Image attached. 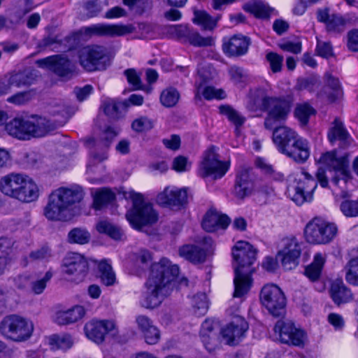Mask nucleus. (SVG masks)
Returning a JSON list of instances; mask_svg holds the SVG:
<instances>
[{
	"label": "nucleus",
	"mask_w": 358,
	"mask_h": 358,
	"mask_svg": "<svg viewBox=\"0 0 358 358\" xmlns=\"http://www.w3.org/2000/svg\"><path fill=\"white\" fill-rule=\"evenodd\" d=\"M217 326L216 322L209 319L206 320L201 325L200 336L205 348L209 352L214 350L219 344L217 334L214 331Z\"/></svg>",
	"instance_id": "28"
},
{
	"label": "nucleus",
	"mask_w": 358,
	"mask_h": 358,
	"mask_svg": "<svg viewBox=\"0 0 358 358\" xmlns=\"http://www.w3.org/2000/svg\"><path fill=\"white\" fill-rule=\"evenodd\" d=\"M275 334L279 336L280 341L288 345L294 346H303L306 334L297 329L291 321L279 320L274 327Z\"/></svg>",
	"instance_id": "17"
},
{
	"label": "nucleus",
	"mask_w": 358,
	"mask_h": 358,
	"mask_svg": "<svg viewBox=\"0 0 358 358\" xmlns=\"http://www.w3.org/2000/svg\"><path fill=\"white\" fill-rule=\"evenodd\" d=\"M328 138L331 143L340 141L349 143L350 136L343 122L338 117L335 118L328 132Z\"/></svg>",
	"instance_id": "32"
},
{
	"label": "nucleus",
	"mask_w": 358,
	"mask_h": 358,
	"mask_svg": "<svg viewBox=\"0 0 358 358\" xmlns=\"http://www.w3.org/2000/svg\"><path fill=\"white\" fill-rule=\"evenodd\" d=\"M124 196L133 202V208L126 216L134 228L141 230L143 226L152 224L157 221L158 215L152 205L144 201L142 194L129 190L124 193Z\"/></svg>",
	"instance_id": "5"
},
{
	"label": "nucleus",
	"mask_w": 358,
	"mask_h": 358,
	"mask_svg": "<svg viewBox=\"0 0 358 358\" xmlns=\"http://www.w3.org/2000/svg\"><path fill=\"white\" fill-rule=\"evenodd\" d=\"M142 335L145 343L149 345L157 344L159 341L161 337L160 331L155 325L151 327L150 329L147 330Z\"/></svg>",
	"instance_id": "57"
},
{
	"label": "nucleus",
	"mask_w": 358,
	"mask_h": 358,
	"mask_svg": "<svg viewBox=\"0 0 358 358\" xmlns=\"http://www.w3.org/2000/svg\"><path fill=\"white\" fill-rule=\"evenodd\" d=\"M196 92L195 99H201V94L208 100L213 99H223L225 96L224 92L222 90H217L213 87L208 86L203 87L201 83L196 82Z\"/></svg>",
	"instance_id": "35"
},
{
	"label": "nucleus",
	"mask_w": 358,
	"mask_h": 358,
	"mask_svg": "<svg viewBox=\"0 0 358 358\" xmlns=\"http://www.w3.org/2000/svg\"><path fill=\"white\" fill-rule=\"evenodd\" d=\"M152 127V122L146 117H141L134 120L131 124L132 129L137 132L150 130Z\"/></svg>",
	"instance_id": "56"
},
{
	"label": "nucleus",
	"mask_w": 358,
	"mask_h": 358,
	"mask_svg": "<svg viewBox=\"0 0 358 358\" xmlns=\"http://www.w3.org/2000/svg\"><path fill=\"white\" fill-rule=\"evenodd\" d=\"M52 341L56 343L58 348L61 350H68L72 347L73 340L70 335H63L61 336H54Z\"/></svg>",
	"instance_id": "60"
},
{
	"label": "nucleus",
	"mask_w": 358,
	"mask_h": 358,
	"mask_svg": "<svg viewBox=\"0 0 358 358\" xmlns=\"http://www.w3.org/2000/svg\"><path fill=\"white\" fill-rule=\"evenodd\" d=\"M301 252V248L298 240L295 237H287L282 240L276 258L285 270H292L298 266Z\"/></svg>",
	"instance_id": "13"
},
{
	"label": "nucleus",
	"mask_w": 358,
	"mask_h": 358,
	"mask_svg": "<svg viewBox=\"0 0 358 358\" xmlns=\"http://www.w3.org/2000/svg\"><path fill=\"white\" fill-rule=\"evenodd\" d=\"M219 110L222 115H225L236 127L242 126L245 121V118L230 106H220Z\"/></svg>",
	"instance_id": "37"
},
{
	"label": "nucleus",
	"mask_w": 358,
	"mask_h": 358,
	"mask_svg": "<svg viewBox=\"0 0 358 358\" xmlns=\"http://www.w3.org/2000/svg\"><path fill=\"white\" fill-rule=\"evenodd\" d=\"M260 301L273 316H280L284 312L286 299L282 291L275 285L269 284L263 287Z\"/></svg>",
	"instance_id": "11"
},
{
	"label": "nucleus",
	"mask_w": 358,
	"mask_h": 358,
	"mask_svg": "<svg viewBox=\"0 0 358 358\" xmlns=\"http://www.w3.org/2000/svg\"><path fill=\"white\" fill-rule=\"evenodd\" d=\"M80 65L88 71L103 70L106 67L108 57L105 48L99 46H86L79 52Z\"/></svg>",
	"instance_id": "12"
},
{
	"label": "nucleus",
	"mask_w": 358,
	"mask_h": 358,
	"mask_svg": "<svg viewBox=\"0 0 358 358\" xmlns=\"http://www.w3.org/2000/svg\"><path fill=\"white\" fill-rule=\"evenodd\" d=\"M179 273L177 265L163 258L151 266V273L146 282V292L141 299V304L146 308H154L162 301V296L168 292L169 285Z\"/></svg>",
	"instance_id": "2"
},
{
	"label": "nucleus",
	"mask_w": 358,
	"mask_h": 358,
	"mask_svg": "<svg viewBox=\"0 0 358 358\" xmlns=\"http://www.w3.org/2000/svg\"><path fill=\"white\" fill-rule=\"evenodd\" d=\"M187 38L189 43L194 46H210L213 43V38L211 37H202L196 31H189Z\"/></svg>",
	"instance_id": "49"
},
{
	"label": "nucleus",
	"mask_w": 358,
	"mask_h": 358,
	"mask_svg": "<svg viewBox=\"0 0 358 358\" xmlns=\"http://www.w3.org/2000/svg\"><path fill=\"white\" fill-rule=\"evenodd\" d=\"M31 320L17 315L5 317L0 323V331L6 338L16 342L29 339L34 331Z\"/></svg>",
	"instance_id": "7"
},
{
	"label": "nucleus",
	"mask_w": 358,
	"mask_h": 358,
	"mask_svg": "<svg viewBox=\"0 0 358 358\" xmlns=\"http://www.w3.org/2000/svg\"><path fill=\"white\" fill-rule=\"evenodd\" d=\"M229 218L224 215H220L214 210L206 213L203 222L202 227L208 232H213L218 229H225L229 225Z\"/></svg>",
	"instance_id": "29"
},
{
	"label": "nucleus",
	"mask_w": 358,
	"mask_h": 358,
	"mask_svg": "<svg viewBox=\"0 0 358 358\" xmlns=\"http://www.w3.org/2000/svg\"><path fill=\"white\" fill-rule=\"evenodd\" d=\"M120 103H117L115 100L108 99L103 101L102 108L104 113L109 117L113 119H117L120 117Z\"/></svg>",
	"instance_id": "51"
},
{
	"label": "nucleus",
	"mask_w": 358,
	"mask_h": 358,
	"mask_svg": "<svg viewBox=\"0 0 358 358\" xmlns=\"http://www.w3.org/2000/svg\"><path fill=\"white\" fill-rule=\"evenodd\" d=\"M158 204L173 210H180L187 203V192L185 188L166 187L156 198Z\"/></svg>",
	"instance_id": "19"
},
{
	"label": "nucleus",
	"mask_w": 358,
	"mask_h": 358,
	"mask_svg": "<svg viewBox=\"0 0 358 358\" xmlns=\"http://www.w3.org/2000/svg\"><path fill=\"white\" fill-rule=\"evenodd\" d=\"M83 196V189L79 186L58 188L50 195L44 215L50 220L68 221L73 216V205L80 202Z\"/></svg>",
	"instance_id": "4"
},
{
	"label": "nucleus",
	"mask_w": 358,
	"mask_h": 358,
	"mask_svg": "<svg viewBox=\"0 0 358 358\" xmlns=\"http://www.w3.org/2000/svg\"><path fill=\"white\" fill-rule=\"evenodd\" d=\"M36 77L35 73L31 71L13 72L10 74L8 85L5 86V90L2 92L8 93L12 85L17 87L31 85L36 80Z\"/></svg>",
	"instance_id": "30"
},
{
	"label": "nucleus",
	"mask_w": 358,
	"mask_h": 358,
	"mask_svg": "<svg viewBox=\"0 0 358 358\" xmlns=\"http://www.w3.org/2000/svg\"><path fill=\"white\" fill-rule=\"evenodd\" d=\"M14 241L7 237L0 238V256H11Z\"/></svg>",
	"instance_id": "61"
},
{
	"label": "nucleus",
	"mask_w": 358,
	"mask_h": 358,
	"mask_svg": "<svg viewBox=\"0 0 358 358\" xmlns=\"http://www.w3.org/2000/svg\"><path fill=\"white\" fill-rule=\"evenodd\" d=\"M115 194L107 188L97 189L93 195V206L101 210L115 199Z\"/></svg>",
	"instance_id": "34"
},
{
	"label": "nucleus",
	"mask_w": 358,
	"mask_h": 358,
	"mask_svg": "<svg viewBox=\"0 0 358 358\" xmlns=\"http://www.w3.org/2000/svg\"><path fill=\"white\" fill-rule=\"evenodd\" d=\"M338 229L334 223L321 217H315L305 228V238L311 244H327L332 241L337 234Z\"/></svg>",
	"instance_id": "8"
},
{
	"label": "nucleus",
	"mask_w": 358,
	"mask_h": 358,
	"mask_svg": "<svg viewBox=\"0 0 358 358\" xmlns=\"http://www.w3.org/2000/svg\"><path fill=\"white\" fill-rule=\"evenodd\" d=\"M135 28L131 24L99 23L82 28V32L90 37H120L131 34Z\"/></svg>",
	"instance_id": "15"
},
{
	"label": "nucleus",
	"mask_w": 358,
	"mask_h": 358,
	"mask_svg": "<svg viewBox=\"0 0 358 358\" xmlns=\"http://www.w3.org/2000/svg\"><path fill=\"white\" fill-rule=\"evenodd\" d=\"M31 99L28 92H18L7 99V101L15 105L24 104Z\"/></svg>",
	"instance_id": "63"
},
{
	"label": "nucleus",
	"mask_w": 358,
	"mask_h": 358,
	"mask_svg": "<svg viewBox=\"0 0 358 358\" xmlns=\"http://www.w3.org/2000/svg\"><path fill=\"white\" fill-rule=\"evenodd\" d=\"M200 243L202 247L194 245H187L182 247L179 250L180 256L194 264L204 262L207 252L213 248V242L210 237L206 236L203 238Z\"/></svg>",
	"instance_id": "21"
},
{
	"label": "nucleus",
	"mask_w": 358,
	"mask_h": 358,
	"mask_svg": "<svg viewBox=\"0 0 358 358\" xmlns=\"http://www.w3.org/2000/svg\"><path fill=\"white\" fill-rule=\"evenodd\" d=\"M319 162L332 169L334 175L331 179L335 185H338L341 180L346 183L350 178V171L348 162L344 157H336L335 152L323 154Z\"/></svg>",
	"instance_id": "18"
},
{
	"label": "nucleus",
	"mask_w": 358,
	"mask_h": 358,
	"mask_svg": "<svg viewBox=\"0 0 358 358\" xmlns=\"http://www.w3.org/2000/svg\"><path fill=\"white\" fill-rule=\"evenodd\" d=\"M134 264L141 270L147 269L152 262L151 253L145 249H141L133 255Z\"/></svg>",
	"instance_id": "40"
},
{
	"label": "nucleus",
	"mask_w": 358,
	"mask_h": 358,
	"mask_svg": "<svg viewBox=\"0 0 358 358\" xmlns=\"http://www.w3.org/2000/svg\"><path fill=\"white\" fill-rule=\"evenodd\" d=\"M52 276L53 273L50 270L46 271L43 276H38L36 280L31 282V292L35 294H42Z\"/></svg>",
	"instance_id": "43"
},
{
	"label": "nucleus",
	"mask_w": 358,
	"mask_h": 358,
	"mask_svg": "<svg viewBox=\"0 0 358 358\" xmlns=\"http://www.w3.org/2000/svg\"><path fill=\"white\" fill-rule=\"evenodd\" d=\"M345 280L351 285L358 286V256L352 258L346 266Z\"/></svg>",
	"instance_id": "46"
},
{
	"label": "nucleus",
	"mask_w": 358,
	"mask_h": 358,
	"mask_svg": "<svg viewBox=\"0 0 358 358\" xmlns=\"http://www.w3.org/2000/svg\"><path fill=\"white\" fill-rule=\"evenodd\" d=\"M229 168V163L220 160L219 155L214 148L206 151L201 161L198 174L202 178L208 176L214 179L223 177Z\"/></svg>",
	"instance_id": "10"
},
{
	"label": "nucleus",
	"mask_w": 358,
	"mask_h": 358,
	"mask_svg": "<svg viewBox=\"0 0 358 358\" xmlns=\"http://www.w3.org/2000/svg\"><path fill=\"white\" fill-rule=\"evenodd\" d=\"M51 251L47 247H43L36 250L31 252L28 257H24V261L25 262L24 266H27L28 264V259L31 262L48 259L51 257Z\"/></svg>",
	"instance_id": "48"
},
{
	"label": "nucleus",
	"mask_w": 358,
	"mask_h": 358,
	"mask_svg": "<svg viewBox=\"0 0 358 358\" xmlns=\"http://www.w3.org/2000/svg\"><path fill=\"white\" fill-rule=\"evenodd\" d=\"M128 83L131 85L134 90H140L142 88L140 75L133 69H127L124 71Z\"/></svg>",
	"instance_id": "58"
},
{
	"label": "nucleus",
	"mask_w": 358,
	"mask_h": 358,
	"mask_svg": "<svg viewBox=\"0 0 358 358\" xmlns=\"http://www.w3.org/2000/svg\"><path fill=\"white\" fill-rule=\"evenodd\" d=\"M8 134L20 140H29L32 137L44 136L48 131L45 127L39 123L35 124L32 122L22 118H14L5 126Z\"/></svg>",
	"instance_id": "9"
},
{
	"label": "nucleus",
	"mask_w": 358,
	"mask_h": 358,
	"mask_svg": "<svg viewBox=\"0 0 358 358\" xmlns=\"http://www.w3.org/2000/svg\"><path fill=\"white\" fill-rule=\"evenodd\" d=\"M266 58L269 63L271 70L273 73H278L281 71L284 60L282 56L275 52H271L267 53Z\"/></svg>",
	"instance_id": "53"
},
{
	"label": "nucleus",
	"mask_w": 358,
	"mask_h": 358,
	"mask_svg": "<svg viewBox=\"0 0 358 358\" xmlns=\"http://www.w3.org/2000/svg\"><path fill=\"white\" fill-rule=\"evenodd\" d=\"M248 329L245 319L240 316H235L232 321L222 330L223 338L229 345H235L237 341L244 336Z\"/></svg>",
	"instance_id": "23"
},
{
	"label": "nucleus",
	"mask_w": 358,
	"mask_h": 358,
	"mask_svg": "<svg viewBox=\"0 0 358 358\" xmlns=\"http://www.w3.org/2000/svg\"><path fill=\"white\" fill-rule=\"evenodd\" d=\"M252 189V180L250 170L241 168L237 173L234 193L239 199H243L249 195Z\"/></svg>",
	"instance_id": "27"
},
{
	"label": "nucleus",
	"mask_w": 358,
	"mask_h": 358,
	"mask_svg": "<svg viewBox=\"0 0 358 358\" xmlns=\"http://www.w3.org/2000/svg\"><path fill=\"white\" fill-rule=\"evenodd\" d=\"M314 109L308 103H303L297 106L295 109V116L303 124H306L309 117L314 113Z\"/></svg>",
	"instance_id": "50"
},
{
	"label": "nucleus",
	"mask_w": 358,
	"mask_h": 358,
	"mask_svg": "<svg viewBox=\"0 0 358 358\" xmlns=\"http://www.w3.org/2000/svg\"><path fill=\"white\" fill-rule=\"evenodd\" d=\"M329 292L332 300L338 306L352 300L351 291L341 280H336L331 283Z\"/></svg>",
	"instance_id": "31"
},
{
	"label": "nucleus",
	"mask_w": 358,
	"mask_h": 358,
	"mask_svg": "<svg viewBox=\"0 0 358 358\" xmlns=\"http://www.w3.org/2000/svg\"><path fill=\"white\" fill-rule=\"evenodd\" d=\"M245 9L258 17H268L271 12V8L260 2L256 1L245 6Z\"/></svg>",
	"instance_id": "47"
},
{
	"label": "nucleus",
	"mask_w": 358,
	"mask_h": 358,
	"mask_svg": "<svg viewBox=\"0 0 358 358\" xmlns=\"http://www.w3.org/2000/svg\"><path fill=\"white\" fill-rule=\"evenodd\" d=\"M172 166L175 171L182 172L189 170L190 164L186 157L178 156L173 159Z\"/></svg>",
	"instance_id": "64"
},
{
	"label": "nucleus",
	"mask_w": 358,
	"mask_h": 358,
	"mask_svg": "<svg viewBox=\"0 0 358 358\" xmlns=\"http://www.w3.org/2000/svg\"><path fill=\"white\" fill-rule=\"evenodd\" d=\"M84 331L86 336L97 344L102 343L107 334L115 337L118 334L117 325L112 320H92L85 324Z\"/></svg>",
	"instance_id": "14"
},
{
	"label": "nucleus",
	"mask_w": 358,
	"mask_h": 358,
	"mask_svg": "<svg viewBox=\"0 0 358 358\" xmlns=\"http://www.w3.org/2000/svg\"><path fill=\"white\" fill-rule=\"evenodd\" d=\"M194 313L197 316L206 314L208 308L207 296L204 293H199L193 297L192 300Z\"/></svg>",
	"instance_id": "45"
},
{
	"label": "nucleus",
	"mask_w": 358,
	"mask_h": 358,
	"mask_svg": "<svg viewBox=\"0 0 358 358\" xmlns=\"http://www.w3.org/2000/svg\"><path fill=\"white\" fill-rule=\"evenodd\" d=\"M229 73L231 79L236 83L243 82L248 78V75L245 71L243 69L236 66H231L229 70Z\"/></svg>",
	"instance_id": "62"
},
{
	"label": "nucleus",
	"mask_w": 358,
	"mask_h": 358,
	"mask_svg": "<svg viewBox=\"0 0 358 358\" xmlns=\"http://www.w3.org/2000/svg\"><path fill=\"white\" fill-rule=\"evenodd\" d=\"M325 261V254L320 252L315 254L313 262L305 270L306 275L312 281L317 280Z\"/></svg>",
	"instance_id": "33"
},
{
	"label": "nucleus",
	"mask_w": 358,
	"mask_h": 358,
	"mask_svg": "<svg viewBox=\"0 0 358 358\" xmlns=\"http://www.w3.org/2000/svg\"><path fill=\"white\" fill-rule=\"evenodd\" d=\"M90 239V233L81 228H75L71 230L68 234V240L71 243L83 245L87 243Z\"/></svg>",
	"instance_id": "42"
},
{
	"label": "nucleus",
	"mask_w": 358,
	"mask_h": 358,
	"mask_svg": "<svg viewBox=\"0 0 358 358\" xmlns=\"http://www.w3.org/2000/svg\"><path fill=\"white\" fill-rule=\"evenodd\" d=\"M27 176L19 173H10L3 176L0 180V191L5 195L16 199L17 200L27 199V196L21 192L20 189L22 188L23 184L29 189V183H23Z\"/></svg>",
	"instance_id": "20"
},
{
	"label": "nucleus",
	"mask_w": 358,
	"mask_h": 358,
	"mask_svg": "<svg viewBox=\"0 0 358 358\" xmlns=\"http://www.w3.org/2000/svg\"><path fill=\"white\" fill-rule=\"evenodd\" d=\"M340 209L346 217L358 216V199L345 200L341 203Z\"/></svg>",
	"instance_id": "52"
},
{
	"label": "nucleus",
	"mask_w": 358,
	"mask_h": 358,
	"mask_svg": "<svg viewBox=\"0 0 358 358\" xmlns=\"http://www.w3.org/2000/svg\"><path fill=\"white\" fill-rule=\"evenodd\" d=\"M194 23L202 27L203 29L211 30L216 27L218 18H213L204 10L194 11Z\"/></svg>",
	"instance_id": "36"
},
{
	"label": "nucleus",
	"mask_w": 358,
	"mask_h": 358,
	"mask_svg": "<svg viewBox=\"0 0 358 358\" xmlns=\"http://www.w3.org/2000/svg\"><path fill=\"white\" fill-rule=\"evenodd\" d=\"M317 186L313 177L305 171L288 176L287 194L297 205L313 199V194Z\"/></svg>",
	"instance_id": "6"
},
{
	"label": "nucleus",
	"mask_w": 358,
	"mask_h": 358,
	"mask_svg": "<svg viewBox=\"0 0 358 358\" xmlns=\"http://www.w3.org/2000/svg\"><path fill=\"white\" fill-rule=\"evenodd\" d=\"M96 229L99 232L106 234L115 240H120L123 236L120 229L105 220H101L97 223Z\"/></svg>",
	"instance_id": "41"
},
{
	"label": "nucleus",
	"mask_w": 358,
	"mask_h": 358,
	"mask_svg": "<svg viewBox=\"0 0 358 358\" xmlns=\"http://www.w3.org/2000/svg\"><path fill=\"white\" fill-rule=\"evenodd\" d=\"M22 15L20 13H15L11 14L9 17L0 15V31L3 29L12 28L19 24Z\"/></svg>",
	"instance_id": "54"
},
{
	"label": "nucleus",
	"mask_w": 358,
	"mask_h": 358,
	"mask_svg": "<svg viewBox=\"0 0 358 358\" xmlns=\"http://www.w3.org/2000/svg\"><path fill=\"white\" fill-rule=\"evenodd\" d=\"M310 152L308 142L306 139L298 136L284 150L282 153L298 163H303L308 159Z\"/></svg>",
	"instance_id": "25"
},
{
	"label": "nucleus",
	"mask_w": 358,
	"mask_h": 358,
	"mask_svg": "<svg viewBox=\"0 0 358 358\" xmlns=\"http://www.w3.org/2000/svg\"><path fill=\"white\" fill-rule=\"evenodd\" d=\"M256 250L245 241H238L233 248L235 273L234 297H242L249 292L252 286L251 266L256 260Z\"/></svg>",
	"instance_id": "3"
},
{
	"label": "nucleus",
	"mask_w": 358,
	"mask_h": 358,
	"mask_svg": "<svg viewBox=\"0 0 358 358\" xmlns=\"http://www.w3.org/2000/svg\"><path fill=\"white\" fill-rule=\"evenodd\" d=\"M262 106L268 110L264 120V127L267 129H273V141L280 152L298 138V134L292 129L285 127H276L278 124L285 121L290 111L289 103L281 99L265 96L262 99Z\"/></svg>",
	"instance_id": "1"
},
{
	"label": "nucleus",
	"mask_w": 358,
	"mask_h": 358,
	"mask_svg": "<svg viewBox=\"0 0 358 358\" xmlns=\"http://www.w3.org/2000/svg\"><path fill=\"white\" fill-rule=\"evenodd\" d=\"M250 40L241 34L234 35L223 43L224 52L230 56H240L248 52Z\"/></svg>",
	"instance_id": "26"
},
{
	"label": "nucleus",
	"mask_w": 358,
	"mask_h": 358,
	"mask_svg": "<svg viewBox=\"0 0 358 358\" xmlns=\"http://www.w3.org/2000/svg\"><path fill=\"white\" fill-rule=\"evenodd\" d=\"M325 79L327 85L334 91V94L331 97V100L334 101L342 94L340 82L338 78L329 73L325 75Z\"/></svg>",
	"instance_id": "55"
},
{
	"label": "nucleus",
	"mask_w": 358,
	"mask_h": 358,
	"mask_svg": "<svg viewBox=\"0 0 358 358\" xmlns=\"http://www.w3.org/2000/svg\"><path fill=\"white\" fill-rule=\"evenodd\" d=\"M179 98L180 94L176 89L168 87L162 92L160 102L165 107H173L178 103Z\"/></svg>",
	"instance_id": "39"
},
{
	"label": "nucleus",
	"mask_w": 358,
	"mask_h": 358,
	"mask_svg": "<svg viewBox=\"0 0 358 358\" xmlns=\"http://www.w3.org/2000/svg\"><path fill=\"white\" fill-rule=\"evenodd\" d=\"M63 272L71 276V280L83 281L88 271V262L80 254L70 252L66 255L62 264Z\"/></svg>",
	"instance_id": "16"
},
{
	"label": "nucleus",
	"mask_w": 358,
	"mask_h": 358,
	"mask_svg": "<svg viewBox=\"0 0 358 358\" xmlns=\"http://www.w3.org/2000/svg\"><path fill=\"white\" fill-rule=\"evenodd\" d=\"M38 66L48 68L61 77L71 74L74 69L72 62L64 55H53L38 60Z\"/></svg>",
	"instance_id": "22"
},
{
	"label": "nucleus",
	"mask_w": 358,
	"mask_h": 358,
	"mask_svg": "<svg viewBox=\"0 0 358 358\" xmlns=\"http://www.w3.org/2000/svg\"><path fill=\"white\" fill-rule=\"evenodd\" d=\"M24 182L23 183H29L30 188H27L25 187L24 184H23V187L20 189V192H22L24 195L27 196V199L20 200L22 202H31L35 201L38 197V188L36 184L34 182V180L29 177L27 176Z\"/></svg>",
	"instance_id": "44"
},
{
	"label": "nucleus",
	"mask_w": 358,
	"mask_h": 358,
	"mask_svg": "<svg viewBox=\"0 0 358 358\" xmlns=\"http://www.w3.org/2000/svg\"><path fill=\"white\" fill-rule=\"evenodd\" d=\"M100 279L102 283L106 286H110L115 282V275L113 271L110 264L106 261H101L99 264Z\"/></svg>",
	"instance_id": "38"
},
{
	"label": "nucleus",
	"mask_w": 358,
	"mask_h": 358,
	"mask_svg": "<svg viewBox=\"0 0 358 358\" xmlns=\"http://www.w3.org/2000/svg\"><path fill=\"white\" fill-rule=\"evenodd\" d=\"M344 20L339 15L332 14L327 22V28L329 31H341L344 27Z\"/></svg>",
	"instance_id": "59"
},
{
	"label": "nucleus",
	"mask_w": 358,
	"mask_h": 358,
	"mask_svg": "<svg viewBox=\"0 0 358 358\" xmlns=\"http://www.w3.org/2000/svg\"><path fill=\"white\" fill-rule=\"evenodd\" d=\"M86 314V309L80 305L69 308L59 309L55 312L54 322L58 325H69L82 320Z\"/></svg>",
	"instance_id": "24"
}]
</instances>
